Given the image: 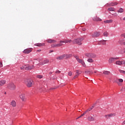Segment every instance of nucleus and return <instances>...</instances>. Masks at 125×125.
Masks as SVG:
<instances>
[{
    "label": "nucleus",
    "instance_id": "393cba45",
    "mask_svg": "<svg viewBox=\"0 0 125 125\" xmlns=\"http://www.w3.org/2000/svg\"><path fill=\"white\" fill-rule=\"evenodd\" d=\"M85 74L86 75H90L91 74H93V72H92V71L87 70L85 71Z\"/></svg>",
    "mask_w": 125,
    "mask_h": 125
},
{
    "label": "nucleus",
    "instance_id": "864d4df0",
    "mask_svg": "<svg viewBox=\"0 0 125 125\" xmlns=\"http://www.w3.org/2000/svg\"><path fill=\"white\" fill-rule=\"evenodd\" d=\"M38 51H41V50H38Z\"/></svg>",
    "mask_w": 125,
    "mask_h": 125
},
{
    "label": "nucleus",
    "instance_id": "72a5a7b5",
    "mask_svg": "<svg viewBox=\"0 0 125 125\" xmlns=\"http://www.w3.org/2000/svg\"><path fill=\"white\" fill-rule=\"evenodd\" d=\"M76 74H77V75H80V74H82V71H80L79 70H76Z\"/></svg>",
    "mask_w": 125,
    "mask_h": 125
},
{
    "label": "nucleus",
    "instance_id": "412c9836",
    "mask_svg": "<svg viewBox=\"0 0 125 125\" xmlns=\"http://www.w3.org/2000/svg\"><path fill=\"white\" fill-rule=\"evenodd\" d=\"M11 105L13 106V107H16V102H15V101H12L11 102Z\"/></svg>",
    "mask_w": 125,
    "mask_h": 125
},
{
    "label": "nucleus",
    "instance_id": "7ed1b4c3",
    "mask_svg": "<svg viewBox=\"0 0 125 125\" xmlns=\"http://www.w3.org/2000/svg\"><path fill=\"white\" fill-rule=\"evenodd\" d=\"M75 58H76L77 61L79 62L82 64V66L83 67H86V65L85 64V62H84V61L83 59H80L78 56H75Z\"/></svg>",
    "mask_w": 125,
    "mask_h": 125
},
{
    "label": "nucleus",
    "instance_id": "0eeeda50",
    "mask_svg": "<svg viewBox=\"0 0 125 125\" xmlns=\"http://www.w3.org/2000/svg\"><path fill=\"white\" fill-rule=\"evenodd\" d=\"M8 87L9 89H11V90H13L14 89H15V85L13 83H10L8 86Z\"/></svg>",
    "mask_w": 125,
    "mask_h": 125
},
{
    "label": "nucleus",
    "instance_id": "3c124183",
    "mask_svg": "<svg viewBox=\"0 0 125 125\" xmlns=\"http://www.w3.org/2000/svg\"><path fill=\"white\" fill-rule=\"evenodd\" d=\"M52 89H55V88H52Z\"/></svg>",
    "mask_w": 125,
    "mask_h": 125
},
{
    "label": "nucleus",
    "instance_id": "20e7f679",
    "mask_svg": "<svg viewBox=\"0 0 125 125\" xmlns=\"http://www.w3.org/2000/svg\"><path fill=\"white\" fill-rule=\"evenodd\" d=\"M85 55L89 58H95V57H96V55H95V54L87 53H86Z\"/></svg>",
    "mask_w": 125,
    "mask_h": 125
},
{
    "label": "nucleus",
    "instance_id": "f3484780",
    "mask_svg": "<svg viewBox=\"0 0 125 125\" xmlns=\"http://www.w3.org/2000/svg\"><path fill=\"white\" fill-rule=\"evenodd\" d=\"M118 5V2H112L110 4H108L107 6H115V5Z\"/></svg>",
    "mask_w": 125,
    "mask_h": 125
},
{
    "label": "nucleus",
    "instance_id": "c85d7f7f",
    "mask_svg": "<svg viewBox=\"0 0 125 125\" xmlns=\"http://www.w3.org/2000/svg\"><path fill=\"white\" fill-rule=\"evenodd\" d=\"M87 61L89 62V63H93V62H94V61L91 58L88 59Z\"/></svg>",
    "mask_w": 125,
    "mask_h": 125
},
{
    "label": "nucleus",
    "instance_id": "58836bf2",
    "mask_svg": "<svg viewBox=\"0 0 125 125\" xmlns=\"http://www.w3.org/2000/svg\"><path fill=\"white\" fill-rule=\"evenodd\" d=\"M102 44H106V41H102Z\"/></svg>",
    "mask_w": 125,
    "mask_h": 125
},
{
    "label": "nucleus",
    "instance_id": "b1692460",
    "mask_svg": "<svg viewBox=\"0 0 125 125\" xmlns=\"http://www.w3.org/2000/svg\"><path fill=\"white\" fill-rule=\"evenodd\" d=\"M112 22H113L112 20H109L104 21V22L106 24H108L109 23H112Z\"/></svg>",
    "mask_w": 125,
    "mask_h": 125
},
{
    "label": "nucleus",
    "instance_id": "c756f323",
    "mask_svg": "<svg viewBox=\"0 0 125 125\" xmlns=\"http://www.w3.org/2000/svg\"><path fill=\"white\" fill-rule=\"evenodd\" d=\"M119 43L122 44V45H125V42H123V40H120Z\"/></svg>",
    "mask_w": 125,
    "mask_h": 125
},
{
    "label": "nucleus",
    "instance_id": "e433bc0d",
    "mask_svg": "<svg viewBox=\"0 0 125 125\" xmlns=\"http://www.w3.org/2000/svg\"><path fill=\"white\" fill-rule=\"evenodd\" d=\"M37 78H38V79H42L43 77L42 75H38L37 76Z\"/></svg>",
    "mask_w": 125,
    "mask_h": 125
},
{
    "label": "nucleus",
    "instance_id": "9b49d317",
    "mask_svg": "<svg viewBox=\"0 0 125 125\" xmlns=\"http://www.w3.org/2000/svg\"><path fill=\"white\" fill-rule=\"evenodd\" d=\"M63 43H60L59 44H54L52 45V47H59L60 46H62Z\"/></svg>",
    "mask_w": 125,
    "mask_h": 125
},
{
    "label": "nucleus",
    "instance_id": "6e6552de",
    "mask_svg": "<svg viewBox=\"0 0 125 125\" xmlns=\"http://www.w3.org/2000/svg\"><path fill=\"white\" fill-rule=\"evenodd\" d=\"M100 36V32H95L93 34H92V37L93 38H97Z\"/></svg>",
    "mask_w": 125,
    "mask_h": 125
},
{
    "label": "nucleus",
    "instance_id": "39448f33",
    "mask_svg": "<svg viewBox=\"0 0 125 125\" xmlns=\"http://www.w3.org/2000/svg\"><path fill=\"white\" fill-rule=\"evenodd\" d=\"M115 60H119V58H118V57H116V58L111 57V58L109 59L108 62H109V63H110L111 64V63H113V62H115Z\"/></svg>",
    "mask_w": 125,
    "mask_h": 125
},
{
    "label": "nucleus",
    "instance_id": "603ef678",
    "mask_svg": "<svg viewBox=\"0 0 125 125\" xmlns=\"http://www.w3.org/2000/svg\"><path fill=\"white\" fill-rule=\"evenodd\" d=\"M38 51H41V50H38Z\"/></svg>",
    "mask_w": 125,
    "mask_h": 125
},
{
    "label": "nucleus",
    "instance_id": "9d476101",
    "mask_svg": "<svg viewBox=\"0 0 125 125\" xmlns=\"http://www.w3.org/2000/svg\"><path fill=\"white\" fill-rule=\"evenodd\" d=\"M46 41L47 42H48V43H53L56 42V41L51 39H48Z\"/></svg>",
    "mask_w": 125,
    "mask_h": 125
},
{
    "label": "nucleus",
    "instance_id": "09e8293b",
    "mask_svg": "<svg viewBox=\"0 0 125 125\" xmlns=\"http://www.w3.org/2000/svg\"><path fill=\"white\" fill-rule=\"evenodd\" d=\"M51 52H53V50H51V51L49 52V53H51Z\"/></svg>",
    "mask_w": 125,
    "mask_h": 125
},
{
    "label": "nucleus",
    "instance_id": "423d86ee",
    "mask_svg": "<svg viewBox=\"0 0 125 125\" xmlns=\"http://www.w3.org/2000/svg\"><path fill=\"white\" fill-rule=\"evenodd\" d=\"M26 85L28 87H31L33 85V80L31 79L28 80L26 83Z\"/></svg>",
    "mask_w": 125,
    "mask_h": 125
},
{
    "label": "nucleus",
    "instance_id": "1a4fd4ad",
    "mask_svg": "<svg viewBox=\"0 0 125 125\" xmlns=\"http://www.w3.org/2000/svg\"><path fill=\"white\" fill-rule=\"evenodd\" d=\"M23 52L25 53V54H29V53H30V52H32V49L28 48L25 49Z\"/></svg>",
    "mask_w": 125,
    "mask_h": 125
},
{
    "label": "nucleus",
    "instance_id": "473e14b6",
    "mask_svg": "<svg viewBox=\"0 0 125 125\" xmlns=\"http://www.w3.org/2000/svg\"><path fill=\"white\" fill-rule=\"evenodd\" d=\"M120 73H121V74H124V75H125V70H122L121 69L119 70Z\"/></svg>",
    "mask_w": 125,
    "mask_h": 125
},
{
    "label": "nucleus",
    "instance_id": "a19ab883",
    "mask_svg": "<svg viewBox=\"0 0 125 125\" xmlns=\"http://www.w3.org/2000/svg\"><path fill=\"white\" fill-rule=\"evenodd\" d=\"M68 76H72V72L69 71L68 72Z\"/></svg>",
    "mask_w": 125,
    "mask_h": 125
},
{
    "label": "nucleus",
    "instance_id": "f03ea898",
    "mask_svg": "<svg viewBox=\"0 0 125 125\" xmlns=\"http://www.w3.org/2000/svg\"><path fill=\"white\" fill-rule=\"evenodd\" d=\"M83 41V38H78L74 39L73 41V42L74 43H76L77 44H78V45H82L83 44V43L82 42Z\"/></svg>",
    "mask_w": 125,
    "mask_h": 125
},
{
    "label": "nucleus",
    "instance_id": "4c0bfd02",
    "mask_svg": "<svg viewBox=\"0 0 125 125\" xmlns=\"http://www.w3.org/2000/svg\"><path fill=\"white\" fill-rule=\"evenodd\" d=\"M118 81H119V83H123L124 82V80L122 79H118Z\"/></svg>",
    "mask_w": 125,
    "mask_h": 125
},
{
    "label": "nucleus",
    "instance_id": "a18cd8bd",
    "mask_svg": "<svg viewBox=\"0 0 125 125\" xmlns=\"http://www.w3.org/2000/svg\"><path fill=\"white\" fill-rule=\"evenodd\" d=\"M122 37H123L124 38H125V33L122 34Z\"/></svg>",
    "mask_w": 125,
    "mask_h": 125
},
{
    "label": "nucleus",
    "instance_id": "ea45409f",
    "mask_svg": "<svg viewBox=\"0 0 125 125\" xmlns=\"http://www.w3.org/2000/svg\"><path fill=\"white\" fill-rule=\"evenodd\" d=\"M79 74H76L73 78V79H77L79 77Z\"/></svg>",
    "mask_w": 125,
    "mask_h": 125
},
{
    "label": "nucleus",
    "instance_id": "4468645a",
    "mask_svg": "<svg viewBox=\"0 0 125 125\" xmlns=\"http://www.w3.org/2000/svg\"><path fill=\"white\" fill-rule=\"evenodd\" d=\"M56 59H57V60H62V59H65L64 55H62L60 56L57 57L56 58Z\"/></svg>",
    "mask_w": 125,
    "mask_h": 125
},
{
    "label": "nucleus",
    "instance_id": "f704fd0d",
    "mask_svg": "<svg viewBox=\"0 0 125 125\" xmlns=\"http://www.w3.org/2000/svg\"><path fill=\"white\" fill-rule=\"evenodd\" d=\"M86 113H85V112H84L83 114H82L79 117H78L77 119H80V118H82V117H83V116H84L85 114H86Z\"/></svg>",
    "mask_w": 125,
    "mask_h": 125
},
{
    "label": "nucleus",
    "instance_id": "2eb2a0df",
    "mask_svg": "<svg viewBox=\"0 0 125 125\" xmlns=\"http://www.w3.org/2000/svg\"><path fill=\"white\" fill-rule=\"evenodd\" d=\"M63 55L64 56V59H70V58L72 57V55L71 54H64Z\"/></svg>",
    "mask_w": 125,
    "mask_h": 125
},
{
    "label": "nucleus",
    "instance_id": "de8ad7c7",
    "mask_svg": "<svg viewBox=\"0 0 125 125\" xmlns=\"http://www.w3.org/2000/svg\"><path fill=\"white\" fill-rule=\"evenodd\" d=\"M83 31H86V29L85 28H83Z\"/></svg>",
    "mask_w": 125,
    "mask_h": 125
},
{
    "label": "nucleus",
    "instance_id": "5701e85b",
    "mask_svg": "<svg viewBox=\"0 0 125 125\" xmlns=\"http://www.w3.org/2000/svg\"><path fill=\"white\" fill-rule=\"evenodd\" d=\"M102 20H101V19H100V18L96 17H95V18L94 19V21H102Z\"/></svg>",
    "mask_w": 125,
    "mask_h": 125
},
{
    "label": "nucleus",
    "instance_id": "2f4dec72",
    "mask_svg": "<svg viewBox=\"0 0 125 125\" xmlns=\"http://www.w3.org/2000/svg\"><path fill=\"white\" fill-rule=\"evenodd\" d=\"M103 73L104 75H109V74H110V71H104Z\"/></svg>",
    "mask_w": 125,
    "mask_h": 125
},
{
    "label": "nucleus",
    "instance_id": "f257e3e1",
    "mask_svg": "<svg viewBox=\"0 0 125 125\" xmlns=\"http://www.w3.org/2000/svg\"><path fill=\"white\" fill-rule=\"evenodd\" d=\"M21 70H33V69H35V66L34 65H30L29 64H26L23 65L21 67Z\"/></svg>",
    "mask_w": 125,
    "mask_h": 125
},
{
    "label": "nucleus",
    "instance_id": "bb28decb",
    "mask_svg": "<svg viewBox=\"0 0 125 125\" xmlns=\"http://www.w3.org/2000/svg\"><path fill=\"white\" fill-rule=\"evenodd\" d=\"M36 46H39V47L43 46L44 45V43H37V44H36Z\"/></svg>",
    "mask_w": 125,
    "mask_h": 125
},
{
    "label": "nucleus",
    "instance_id": "ddd939ff",
    "mask_svg": "<svg viewBox=\"0 0 125 125\" xmlns=\"http://www.w3.org/2000/svg\"><path fill=\"white\" fill-rule=\"evenodd\" d=\"M123 61H117L115 62V64L116 65H119V66H121V65H123Z\"/></svg>",
    "mask_w": 125,
    "mask_h": 125
},
{
    "label": "nucleus",
    "instance_id": "37998d69",
    "mask_svg": "<svg viewBox=\"0 0 125 125\" xmlns=\"http://www.w3.org/2000/svg\"><path fill=\"white\" fill-rule=\"evenodd\" d=\"M56 74H59L60 73V71L59 70H57L56 72Z\"/></svg>",
    "mask_w": 125,
    "mask_h": 125
},
{
    "label": "nucleus",
    "instance_id": "dca6fc26",
    "mask_svg": "<svg viewBox=\"0 0 125 125\" xmlns=\"http://www.w3.org/2000/svg\"><path fill=\"white\" fill-rule=\"evenodd\" d=\"M20 98L21 99L22 101H26V98H25V94H22L20 96Z\"/></svg>",
    "mask_w": 125,
    "mask_h": 125
},
{
    "label": "nucleus",
    "instance_id": "c9c22d12",
    "mask_svg": "<svg viewBox=\"0 0 125 125\" xmlns=\"http://www.w3.org/2000/svg\"><path fill=\"white\" fill-rule=\"evenodd\" d=\"M104 37H108V32H104Z\"/></svg>",
    "mask_w": 125,
    "mask_h": 125
},
{
    "label": "nucleus",
    "instance_id": "8fccbe9b",
    "mask_svg": "<svg viewBox=\"0 0 125 125\" xmlns=\"http://www.w3.org/2000/svg\"><path fill=\"white\" fill-rule=\"evenodd\" d=\"M123 20H124V21H125V17L123 19Z\"/></svg>",
    "mask_w": 125,
    "mask_h": 125
},
{
    "label": "nucleus",
    "instance_id": "a211bd4d",
    "mask_svg": "<svg viewBox=\"0 0 125 125\" xmlns=\"http://www.w3.org/2000/svg\"><path fill=\"white\" fill-rule=\"evenodd\" d=\"M93 108H94V105L91 106V107L89 108L88 109H87L85 111V113H89V112H90V111H91V110H92V109H93Z\"/></svg>",
    "mask_w": 125,
    "mask_h": 125
},
{
    "label": "nucleus",
    "instance_id": "5fc2aeb1",
    "mask_svg": "<svg viewBox=\"0 0 125 125\" xmlns=\"http://www.w3.org/2000/svg\"><path fill=\"white\" fill-rule=\"evenodd\" d=\"M94 73H96V71H95Z\"/></svg>",
    "mask_w": 125,
    "mask_h": 125
},
{
    "label": "nucleus",
    "instance_id": "49530a36",
    "mask_svg": "<svg viewBox=\"0 0 125 125\" xmlns=\"http://www.w3.org/2000/svg\"><path fill=\"white\" fill-rule=\"evenodd\" d=\"M125 125V120L123 121L122 123V125Z\"/></svg>",
    "mask_w": 125,
    "mask_h": 125
},
{
    "label": "nucleus",
    "instance_id": "f8f14e48",
    "mask_svg": "<svg viewBox=\"0 0 125 125\" xmlns=\"http://www.w3.org/2000/svg\"><path fill=\"white\" fill-rule=\"evenodd\" d=\"M72 42L71 40H64V41H60V43H68V42Z\"/></svg>",
    "mask_w": 125,
    "mask_h": 125
},
{
    "label": "nucleus",
    "instance_id": "a878e982",
    "mask_svg": "<svg viewBox=\"0 0 125 125\" xmlns=\"http://www.w3.org/2000/svg\"><path fill=\"white\" fill-rule=\"evenodd\" d=\"M108 11H115V9L114 7H109L107 9Z\"/></svg>",
    "mask_w": 125,
    "mask_h": 125
},
{
    "label": "nucleus",
    "instance_id": "6ab92c4d",
    "mask_svg": "<svg viewBox=\"0 0 125 125\" xmlns=\"http://www.w3.org/2000/svg\"><path fill=\"white\" fill-rule=\"evenodd\" d=\"M5 83H6V81L4 80H1L0 81V86H2V85H4V84H5Z\"/></svg>",
    "mask_w": 125,
    "mask_h": 125
},
{
    "label": "nucleus",
    "instance_id": "aec40b11",
    "mask_svg": "<svg viewBox=\"0 0 125 125\" xmlns=\"http://www.w3.org/2000/svg\"><path fill=\"white\" fill-rule=\"evenodd\" d=\"M49 62V60L48 59H45L42 62V65H44V64H47Z\"/></svg>",
    "mask_w": 125,
    "mask_h": 125
},
{
    "label": "nucleus",
    "instance_id": "c03bdc74",
    "mask_svg": "<svg viewBox=\"0 0 125 125\" xmlns=\"http://www.w3.org/2000/svg\"><path fill=\"white\" fill-rule=\"evenodd\" d=\"M0 67H2V63L0 62Z\"/></svg>",
    "mask_w": 125,
    "mask_h": 125
},
{
    "label": "nucleus",
    "instance_id": "4be33fe9",
    "mask_svg": "<svg viewBox=\"0 0 125 125\" xmlns=\"http://www.w3.org/2000/svg\"><path fill=\"white\" fill-rule=\"evenodd\" d=\"M94 117L92 116H90L88 117V120L90 121V122L94 121Z\"/></svg>",
    "mask_w": 125,
    "mask_h": 125
},
{
    "label": "nucleus",
    "instance_id": "cd10ccee",
    "mask_svg": "<svg viewBox=\"0 0 125 125\" xmlns=\"http://www.w3.org/2000/svg\"><path fill=\"white\" fill-rule=\"evenodd\" d=\"M113 116H114V114H109L105 115V118H106V119H109V117H113Z\"/></svg>",
    "mask_w": 125,
    "mask_h": 125
},
{
    "label": "nucleus",
    "instance_id": "7c9ffc66",
    "mask_svg": "<svg viewBox=\"0 0 125 125\" xmlns=\"http://www.w3.org/2000/svg\"><path fill=\"white\" fill-rule=\"evenodd\" d=\"M118 12H119L120 13H123V12H124V9L120 8L118 11Z\"/></svg>",
    "mask_w": 125,
    "mask_h": 125
},
{
    "label": "nucleus",
    "instance_id": "79ce46f5",
    "mask_svg": "<svg viewBox=\"0 0 125 125\" xmlns=\"http://www.w3.org/2000/svg\"><path fill=\"white\" fill-rule=\"evenodd\" d=\"M120 53H121L122 54H123V53H125V49H124V51L123 52V51H122V52H120Z\"/></svg>",
    "mask_w": 125,
    "mask_h": 125
}]
</instances>
